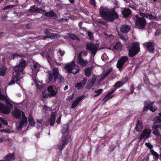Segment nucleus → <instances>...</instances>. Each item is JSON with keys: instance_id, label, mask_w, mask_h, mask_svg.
Here are the masks:
<instances>
[{"instance_id": "18", "label": "nucleus", "mask_w": 161, "mask_h": 161, "mask_svg": "<svg viewBox=\"0 0 161 161\" xmlns=\"http://www.w3.org/2000/svg\"><path fill=\"white\" fill-rule=\"evenodd\" d=\"M77 62L79 64L84 66L87 64L88 62L86 60H84L80 56V53H79L77 57Z\"/></svg>"}, {"instance_id": "3", "label": "nucleus", "mask_w": 161, "mask_h": 161, "mask_svg": "<svg viewBox=\"0 0 161 161\" xmlns=\"http://www.w3.org/2000/svg\"><path fill=\"white\" fill-rule=\"evenodd\" d=\"M69 126L67 124H64L62 127L61 132L62 134V137L61 140V143L58 146L59 150L61 153L64 148V146L66 145L68 143V140L70 138V136L69 135Z\"/></svg>"}, {"instance_id": "22", "label": "nucleus", "mask_w": 161, "mask_h": 161, "mask_svg": "<svg viewBox=\"0 0 161 161\" xmlns=\"http://www.w3.org/2000/svg\"><path fill=\"white\" fill-rule=\"evenodd\" d=\"M130 30V27L129 25H122L120 29V31L123 33H127Z\"/></svg>"}, {"instance_id": "38", "label": "nucleus", "mask_w": 161, "mask_h": 161, "mask_svg": "<svg viewBox=\"0 0 161 161\" xmlns=\"http://www.w3.org/2000/svg\"><path fill=\"white\" fill-rule=\"evenodd\" d=\"M6 72V69L3 67H0V75L3 76Z\"/></svg>"}, {"instance_id": "15", "label": "nucleus", "mask_w": 161, "mask_h": 161, "mask_svg": "<svg viewBox=\"0 0 161 161\" xmlns=\"http://www.w3.org/2000/svg\"><path fill=\"white\" fill-rule=\"evenodd\" d=\"M47 90L50 97L54 96L57 94L58 91L54 86H51L47 88Z\"/></svg>"}, {"instance_id": "32", "label": "nucleus", "mask_w": 161, "mask_h": 161, "mask_svg": "<svg viewBox=\"0 0 161 161\" xmlns=\"http://www.w3.org/2000/svg\"><path fill=\"white\" fill-rule=\"evenodd\" d=\"M68 35L69 37L72 40H79V38H78L77 36L72 33H70L68 34Z\"/></svg>"}, {"instance_id": "41", "label": "nucleus", "mask_w": 161, "mask_h": 161, "mask_svg": "<svg viewBox=\"0 0 161 161\" xmlns=\"http://www.w3.org/2000/svg\"><path fill=\"white\" fill-rule=\"evenodd\" d=\"M97 78V76L94 75L92 77L91 79V86L94 84V83L96 80Z\"/></svg>"}, {"instance_id": "13", "label": "nucleus", "mask_w": 161, "mask_h": 161, "mask_svg": "<svg viewBox=\"0 0 161 161\" xmlns=\"http://www.w3.org/2000/svg\"><path fill=\"white\" fill-rule=\"evenodd\" d=\"M151 133V130L149 129H146L143 130L138 137L139 142H141L143 138L146 139L149 138Z\"/></svg>"}, {"instance_id": "60", "label": "nucleus", "mask_w": 161, "mask_h": 161, "mask_svg": "<svg viewBox=\"0 0 161 161\" xmlns=\"http://www.w3.org/2000/svg\"><path fill=\"white\" fill-rule=\"evenodd\" d=\"M61 116L59 115V116L57 118V119L56 120V122L58 124H59L60 123L61 121Z\"/></svg>"}, {"instance_id": "19", "label": "nucleus", "mask_w": 161, "mask_h": 161, "mask_svg": "<svg viewBox=\"0 0 161 161\" xmlns=\"http://www.w3.org/2000/svg\"><path fill=\"white\" fill-rule=\"evenodd\" d=\"M87 80V78L85 77L80 83H77L76 87L78 90L82 89L85 85Z\"/></svg>"}, {"instance_id": "2", "label": "nucleus", "mask_w": 161, "mask_h": 161, "mask_svg": "<svg viewBox=\"0 0 161 161\" xmlns=\"http://www.w3.org/2000/svg\"><path fill=\"white\" fill-rule=\"evenodd\" d=\"M100 14L104 19L108 22H113L119 17L114 9L110 10L106 7L101 6L99 9Z\"/></svg>"}, {"instance_id": "30", "label": "nucleus", "mask_w": 161, "mask_h": 161, "mask_svg": "<svg viewBox=\"0 0 161 161\" xmlns=\"http://www.w3.org/2000/svg\"><path fill=\"white\" fill-rule=\"evenodd\" d=\"M53 114H52L51 117L48 120V121L50 122V124L51 126L54 125V124L55 121V115H54V117H53Z\"/></svg>"}, {"instance_id": "64", "label": "nucleus", "mask_w": 161, "mask_h": 161, "mask_svg": "<svg viewBox=\"0 0 161 161\" xmlns=\"http://www.w3.org/2000/svg\"><path fill=\"white\" fill-rule=\"evenodd\" d=\"M58 52L61 56H63L65 53L64 51L62 52L61 50H59Z\"/></svg>"}, {"instance_id": "48", "label": "nucleus", "mask_w": 161, "mask_h": 161, "mask_svg": "<svg viewBox=\"0 0 161 161\" xmlns=\"http://www.w3.org/2000/svg\"><path fill=\"white\" fill-rule=\"evenodd\" d=\"M119 36L120 39L122 40L125 41H126V39L124 37V35L121 34H118Z\"/></svg>"}, {"instance_id": "35", "label": "nucleus", "mask_w": 161, "mask_h": 161, "mask_svg": "<svg viewBox=\"0 0 161 161\" xmlns=\"http://www.w3.org/2000/svg\"><path fill=\"white\" fill-rule=\"evenodd\" d=\"M112 71V69L111 68L109 69L105 73L103 74L101 77L102 79H103L105 78Z\"/></svg>"}, {"instance_id": "23", "label": "nucleus", "mask_w": 161, "mask_h": 161, "mask_svg": "<svg viewBox=\"0 0 161 161\" xmlns=\"http://www.w3.org/2000/svg\"><path fill=\"white\" fill-rule=\"evenodd\" d=\"M131 13V10L129 8H125L122 12V14L125 18L128 17Z\"/></svg>"}, {"instance_id": "11", "label": "nucleus", "mask_w": 161, "mask_h": 161, "mask_svg": "<svg viewBox=\"0 0 161 161\" xmlns=\"http://www.w3.org/2000/svg\"><path fill=\"white\" fill-rule=\"evenodd\" d=\"M38 13L42 14V15H44L46 16L49 17H57V14L52 10L49 12H47L45 10H42L41 8L37 7V12Z\"/></svg>"}, {"instance_id": "28", "label": "nucleus", "mask_w": 161, "mask_h": 161, "mask_svg": "<svg viewBox=\"0 0 161 161\" xmlns=\"http://www.w3.org/2000/svg\"><path fill=\"white\" fill-rule=\"evenodd\" d=\"M27 123V118H25L22 119L19 124L18 128L21 129L24 126L25 124H26Z\"/></svg>"}, {"instance_id": "26", "label": "nucleus", "mask_w": 161, "mask_h": 161, "mask_svg": "<svg viewBox=\"0 0 161 161\" xmlns=\"http://www.w3.org/2000/svg\"><path fill=\"white\" fill-rule=\"evenodd\" d=\"M28 122L30 125L31 126H34L36 122L34 120L32 116L30 114L28 117Z\"/></svg>"}, {"instance_id": "14", "label": "nucleus", "mask_w": 161, "mask_h": 161, "mask_svg": "<svg viewBox=\"0 0 161 161\" xmlns=\"http://www.w3.org/2000/svg\"><path fill=\"white\" fill-rule=\"evenodd\" d=\"M128 60V58L127 56H124L120 58L118 60L116 64L117 67L119 69L123 68L125 63Z\"/></svg>"}, {"instance_id": "61", "label": "nucleus", "mask_w": 161, "mask_h": 161, "mask_svg": "<svg viewBox=\"0 0 161 161\" xmlns=\"http://www.w3.org/2000/svg\"><path fill=\"white\" fill-rule=\"evenodd\" d=\"M79 53H80V56H82L83 54L84 56H86L87 54V53L86 51H81Z\"/></svg>"}, {"instance_id": "36", "label": "nucleus", "mask_w": 161, "mask_h": 161, "mask_svg": "<svg viewBox=\"0 0 161 161\" xmlns=\"http://www.w3.org/2000/svg\"><path fill=\"white\" fill-rule=\"evenodd\" d=\"M150 152L151 153V154L153 155L155 157L156 159H158L159 157V155L157 153L155 152L153 150L151 149Z\"/></svg>"}, {"instance_id": "25", "label": "nucleus", "mask_w": 161, "mask_h": 161, "mask_svg": "<svg viewBox=\"0 0 161 161\" xmlns=\"http://www.w3.org/2000/svg\"><path fill=\"white\" fill-rule=\"evenodd\" d=\"M123 47L122 44L120 42H117L113 46V48L114 50H121Z\"/></svg>"}, {"instance_id": "47", "label": "nucleus", "mask_w": 161, "mask_h": 161, "mask_svg": "<svg viewBox=\"0 0 161 161\" xmlns=\"http://www.w3.org/2000/svg\"><path fill=\"white\" fill-rule=\"evenodd\" d=\"M159 128L161 129V125L157 124L152 126V128L153 129L158 130V129Z\"/></svg>"}, {"instance_id": "9", "label": "nucleus", "mask_w": 161, "mask_h": 161, "mask_svg": "<svg viewBox=\"0 0 161 161\" xmlns=\"http://www.w3.org/2000/svg\"><path fill=\"white\" fill-rule=\"evenodd\" d=\"M38 13L42 14V15H44L46 16L49 17H57V14L52 10L49 12H47L45 10H42L41 8L37 7V12Z\"/></svg>"}, {"instance_id": "51", "label": "nucleus", "mask_w": 161, "mask_h": 161, "mask_svg": "<svg viewBox=\"0 0 161 161\" xmlns=\"http://www.w3.org/2000/svg\"><path fill=\"white\" fill-rule=\"evenodd\" d=\"M145 145H146L148 148L150 149H151L153 147V145L150 143H145Z\"/></svg>"}, {"instance_id": "58", "label": "nucleus", "mask_w": 161, "mask_h": 161, "mask_svg": "<svg viewBox=\"0 0 161 161\" xmlns=\"http://www.w3.org/2000/svg\"><path fill=\"white\" fill-rule=\"evenodd\" d=\"M48 96H49V94H47L44 93V92H43L42 93V97L43 98H47L48 97Z\"/></svg>"}, {"instance_id": "44", "label": "nucleus", "mask_w": 161, "mask_h": 161, "mask_svg": "<svg viewBox=\"0 0 161 161\" xmlns=\"http://www.w3.org/2000/svg\"><path fill=\"white\" fill-rule=\"evenodd\" d=\"M84 97V95H82L76 98L75 100L79 103L80 102V101Z\"/></svg>"}, {"instance_id": "42", "label": "nucleus", "mask_w": 161, "mask_h": 161, "mask_svg": "<svg viewBox=\"0 0 161 161\" xmlns=\"http://www.w3.org/2000/svg\"><path fill=\"white\" fill-rule=\"evenodd\" d=\"M79 104V103L75 100L73 102L72 105L71 107V108L73 109L77 106Z\"/></svg>"}, {"instance_id": "10", "label": "nucleus", "mask_w": 161, "mask_h": 161, "mask_svg": "<svg viewBox=\"0 0 161 161\" xmlns=\"http://www.w3.org/2000/svg\"><path fill=\"white\" fill-rule=\"evenodd\" d=\"M38 13L42 14V15H44L46 16L49 17H57V14L52 10L49 12H47L45 10H42L41 8L37 7V12Z\"/></svg>"}, {"instance_id": "12", "label": "nucleus", "mask_w": 161, "mask_h": 161, "mask_svg": "<svg viewBox=\"0 0 161 161\" xmlns=\"http://www.w3.org/2000/svg\"><path fill=\"white\" fill-rule=\"evenodd\" d=\"M38 13L42 14V15H44L46 16L49 17H57V14L52 10L49 12H47L45 10H42L41 8L37 7V12Z\"/></svg>"}, {"instance_id": "5", "label": "nucleus", "mask_w": 161, "mask_h": 161, "mask_svg": "<svg viewBox=\"0 0 161 161\" xmlns=\"http://www.w3.org/2000/svg\"><path fill=\"white\" fill-rule=\"evenodd\" d=\"M53 73L52 71L49 72L48 73V79L49 82L52 81L53 80V76L54 77L53 80L54 82L58 79L59 82L61 83L64 80V77L60 75L59 74V71L58 68L54 67L53 70Z\"/></svg>"}, {"instance_id": "59", "label": "nucleus", "mask_w": 161, "mask_h": 161, "mask_svg": "<svg viewBox=\"0 0 161 161\" xmlns=\"http://www.w3.org/2000/svg\"><path fill=\"white\" fill-rule=\"evenodd\" d=\"M122 82L124 83H125L127 82L128 80V77H126L125 78H122Z\"/></svg>"}, {"instance_id": "40", "label": "nucleus", "mask_w": 161, "mask_h": 161, "mask_svg": "<svg viewBox=\"0 0 161 161\" xmlns=\"http://www.w3.org/2000/svg\"><path fill=\"white\" fill-rule=\"evenodd\" d=\"M103 89H100L95 91V93H96L94 95V97H96L100 95L102 92Z\"/></svg>"}, {"instance_id": "6", "label": "nucleus", "mask_w": 161, "mask_h": 161, "mask_svg": "<svg viewBox=\"0 0 161 161\" xmlns=\"http://www.w3.org/2000/svg\"><path fill=\"white\" fill-rule=\"evenodd\" d=\"M131 47L129 50L128 55L132 57L138 54L140 50L139 43L137 42H135L132 44Z\"/></svg>"}, {"instance_id": "50", "label": "nucleus", "mask_w": 161, "mask_h": 161, "mask_svg": "<svg viewBox=\"0 0 161 161\" xmlns=\"http://www.w3.org/2000/svg\"><path fill=\"white\" fill-rule=\"evenodd\" d=\"M14 5H10L6 6V7L4 8L3 9V10H6L10 8H13Z\"/></svg>"}, {"instance_id": "17", "label": "nucleus", "mask_w": 161, "mask_h": 161, "mask_svg": "<svg viewBox=\"0 0 161 161\" xmlns=\"http://www.w3.org/2000/svg\"><path fill=\"white\" fill-rule=\"evenodd\" d=\"M78 68L77 69H76V71L75 72L73 71L72 72V70L73 69H75L71 65H70L69 63H68L67 64L65 67V69L67 71V72L68 74H70V73H76L77 72H78L79 70V68L78 67H77Z\"/></svg>"}, {"instance_id": "33", "label": "nucleus", "mask_w": 161, "mask_h": 161, "mask_svg": "<svg viewBox=\"0 0 161 161\" xmlns=\"http://www.w3.org/2000/svg\"><path fill=\"white\" fill-rule=\"evenodd\" d=\"M37 7H36L35 5H32L31 6L28 11L31 13H36L37 12Z\"/></svg>"}, {"instance_id": "53", "label": "nucleus", "mask_w": 161, "mask_h": 161, "mask_svg": "<svg viewBox=\"0 0 161 161\" xmlns=\"http://www.w3.org/2000/svg\"><path fill=\"white\" fill-rule=\"evenodd\" d=\"M50 29H47L44 30V33L45 34L47 35H49L50 34Z\"/></svg>"}, {"instance_id": "54", "label": "nucleus", "mask_w": 161, "mask_h": 161, "mask_svg": "<svg viewBox=\"0 0 161 161\" xmlns=\"http://www.w3.org/2000/svg\"><path fill=\"white\" fill-rule=\"evenodd\" d=\"M86 48L87 50L91 51V43H87L86 45Z\"/></svg>"}, {"instance_id": "57", "label": "nucleus", "mask_w": 161, "mask_h": 161, "mask_svg": "<svg viewBox=\"0 0 161 161\" xmlns=\"http://www.w3.org/2000/svg\"><path fill=\"white\" fill-rule=\"evenodd\" d=\"M91 5H93L95 8L96 7V3L95 0H91Z\"/></svg>"}, {"instance_id": "1", "label": "nucleus", "mask_w": 161, "mask_h": 161, "mask_svg": "<svg viewBox=\"0 0 161 161\" xmlns=\"http://www.w3.org/2000/svg\"><path fill=\"white\" fill-rule=\"evenodd\" d=\"M26 65V61L22 59L19 61V63L14 67L13 76L11 81L8 84L9 86L14 84L15 82H18L22 79V77H21L20 75L23 72L24 69Z\"/></svg>"}, {"instance_id": "46", "label": "nucleus", "mask_w": 161, "mask_h": 161, "mask_svg": "<svg viewBox=\"0 0 161 161\" xmlns=\"http://www.w3.org/2000/svg\"><path fill=\"white\" fill-rule=\"evenodd\" d=\"M154 130L153 132V133L155 135L157 136H160V133L158 132V130L153 129Z\"/></svg>"}, {"instance_id": "63", "label": "nucleus", "mask_w": 161, "mask_h": 161, "mask_svg": "<svg viewBox=\"0 0 161 161\" xmlns=\"http://www.w3.org/2000/svg\"><path fill=\"white\" fill-rule=\"evenodd\" d=\"M83 23V22L82 21L78 23V26H79V27L80 28V29H82V26Z\"/></svg>"}, {"instance_id": "37", "label": "nucleus", "mask_w": 161, "mask_h": 161, "mask_svg": "<svg viewBox=\"0 0 161 161\" xmlns=\"http://www.w3.org/2000/svg\"><path fill=\"white\" fill-rule=\"evenodd\" d=\"M49 36V38L53 39L54 38H58L59 37V35L57 34L50 33Z\"/></svg>"}, {"instance_id": "55", "label": "nucleus", "mask_w": 161, "mask_h": 161, "mask_svg": "<svg viewBox=\"0 0 161 161\" xmlns=\"http://www.w3.org/2000/svg\"><path fill=\"white\" fill-rule=\"evenodd\" d=\"M130 93H129V94H131L134 92V85L132 84L131 85L130 87Z\"/></svg>"}, {"instance_id": "21", "label": "nucleus", "mask_w": 161, "mask_h": 161, "mask_svg": "<svg viewBox=\"0 0 161 161\" xmlns=\"http://www.w3.org/2000/svg\"><path fill=\"white\" fill-rule=\"evenodd\" d=\"M143 127L142 122L141 120L138 119L136 125L135 130L138 132L141 131Z\"/></svg>"}, {"instance_id": "45", "label": "nucleus", "mask_w": 161, "mask_h": 161, "mask_svg": "<svg viewBox=\"0 0 161 161\" xmlns=\"http://www.w3.org/2000/svg\"><path fill=\"white\" fill-rule=\"evenodd\" d=\"M11 139L10 138H8L7 139H5L4 140V141L7 142V144L9 146H11Z\"/></svg>"}, {"instance_id": "8", "label": "nucleus", "mask_w": 161, "mask_h": 161, "mask_svg": "<svg viewBox=\"0 0 161 161\" xmlns=\"http://www.w3.org/2000/svg\"><path fill=\"white\" fill-rule=\"evenodd\" d=\"M147 24L146 19L143 17H136L135 24L137 28L139 29H144Z\"/></svg>"}, {"instance_id": "56", "label": "nucleus", "mask_w": 161, "mask_h": 161, "mask_svg": "<svg viewBox=\"0 0 161 161\" xmlns=\"http://www.w3.org/2000/svg\"><path fill=\"white\" fill-rule=\"evenodd\" d=\"M156 17L152 14H150L149 19L150 20H153L155 19Z\"/></svg>"}, {"instance_id": "62", "label": "nucleus", "mask_w": 161, "mask_h": 161, "mask_svg": "<svg viewBox=\"0 0 161 161\" xmlns=\"http://www.w3.org/2000/svg\"><path fill=\"white\" fill-rule=\"evenodd\" d=\"M13 57L12 59H14L15 58L19 56V55L17 53H14L12 54Z\"/></svg>"}, {"instance_id": "34", "label": "nucleus", "mask_w": 161, "mask_h": 161, "mask_svg": "<svg viewBox=\"0 0 161 161\" xmlns=\"http://www.w3.org/2000/svg\"><path fill=\"white\" fill-rule=\"evenodd\" d=\"M85 74L87 77L91 75V67H89L85 69Z\"/></svg>"}, {"instance_id": "39", "label": "nucleus", "mask_w": 161, "mask_h": 161, "mask_svg": "<svg viewBox=\"0 0 161 161\" xmlns=\"http://www.w3.org/2000/svg\"><path fill=\"white\" fill-rule=\"evenodd\" d=\"M0 131L1 132H4L8 133H10L13 132V130H11L10 129L8 128L0 130Z\"/></svg>"}, {"instance_id": "24", "label": "nucleus", "mask_w": 161, "mask_h": 161, "mask_svg": "<svg viewBox=\"0 0 161 161\" xmlns=\"http://www.w3.org/2000/svg\"><path fill=\"white\" fill-rule=\"evenodd\" d=\"M147 48L148 51L151 53L154 52L155 48L153 43L150 42H147Z\"/></svg>"}, {"instance_id": "20", "label": "nucleus", "mask_w": 161, "mask_h": 161, "mask_svg": "<svg viewBox=\"0 0 161 161\" xmlns=\"http://www.w3.org/2000/svg\"><path fill=\"white\" fill-rule=\"evenodd\" d=\"M6 161H13L15 159V154L14 153H9L4 158Z\"/></svg>"}, {"instance_id": "16", "label": "nucleus", "mask_w": 161, "mask_h": 161, "mask_svg": "<svg viewBox=\"0 0 161 161\" xmlns=\"http://www.w3.org/2000/svg\"><path fill=\"white\" fill-rule=\"evenodd\" d=\"M99 43L97 42L96 44H94L91 42V58L94 57L96 54L98 49Z\"/></svg>"}, {"instance_id": "43", "label": "nucleus", "mask_w": 161, "mask_h": 161, "mask_svg": "<svg viewBox=\"0 0 161 161\" xmlns=\"http://www.w3.org/2000/svg\"><path fill=\"white\" fill-rule=\"evenodd\" d=\"M0 121L3 124L5 125H8V122L3 118L0 117Z\"/></svg>"}, {"instance_id": "7", "label": "nucleus", "mask_w": 161, "mask_h": 161, "mask_svg": "<svg viewBox=\"0 0 161 161\" xmlns=\"http://www.w3.org/2000/svg\"><path fill=\"white\" fill-rule=\"evenodd\" d=\"M154 101L151 102L149 100L144 102V107L143 111H147L149 109L152 112L157 109V107L155 106H153Z\"/></svg>"}, {"instance_id": "49", "label": "nucleus", "mask_w": 161, "mask_h": 161, "mask_svg": "<svg viewBox=\"0 0 161 161\" xmlns=\"http://www.w3.org/2000/svg\"><path fill=\"white\" fill-rule=\"evenodd\" d=\"M156 121L157 123H161V118L159 116H156L155 117Z\"/></svg>"}, {"instance_id": "31", "label": "nucleus", "mask_w": 161, "mask_h": 161, "mask_svg": "<svg viewBox=\"0 0 161 161\" xmlns=\"http://www.w3.org/2000/svg\"><path fill=\"white\" fill-rule=\"evenodd\" d=\"M123 84L124 83L122 82V81H119L116 83L114 85V87L115 88V90H116L117 88L122 86Z\"/></svg>"}, {"instance_id": "4", "label": "nucleus", "mask_w": 161, "mask_h": 161, "mask_svg": "<svg viewBox=\"0 0 161 161\" xmlns=\"http://www.w3.org/2000/svg\"><path fill=\"white\" fill-rule=\"evenodd\" d=\"M0 100H4L6 105L2 103L0 101V112L5 114H8L10 112V110L13 108V105L8 101L7 97L4 95L0 93Z\"/></svg>"}, {"instance_id": "29", "label": "nucleus", "mask_w": 161, "mask_h": 161, "mask_svg": "<svg viewBox=\"0 0 161 161\" xmlns=\"http://www.w3.org/2000/svg\"><path fill=\"white\" fill-rule=\"evenodd\" d=\"M114 96L113 94H110L108 93L103 99V100L104 101V102H106L107 100L113 97Z\"/></svg>"}, {"instance_id": "52", "label": "nucleus", "mask_w": 161, "mask_h": 161, "mask_svg": "<svg viewBox=\"0 0 161 161\" xmlns=\"http://www.w3.org/2000/svg\"><path fill=\"white\" fill-rule=\"evenodd\" d=\"M161 35V30L158 29L156 30L155 33V36H158Z\"/></svg>"}, {"instance_id": "27", "label": "nucleus", "mask_w": 161, "mask_h": 161, "mask_svg": "<svg viewBox=\"0 0 161 161\" xmlns=\"http://www.w3.org/2000/svg\"><path fill=\"white\" fill-rule=\"evenodd\" d=\"M14 116L15 118L19 119L21 116V113L19 110L16 108L14 113Z\"/></svg>"}]
</instances>
